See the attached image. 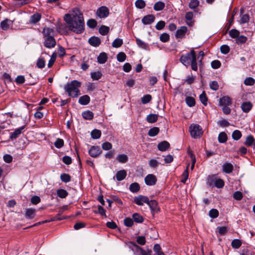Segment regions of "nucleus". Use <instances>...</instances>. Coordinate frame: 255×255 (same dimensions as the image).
<instances>
[{
    "instance_id": "obj_40",
    "label": "nucleus",
    "mask_w": 255,
    "mask_h": 255,
    "mask_svg": "<svg viewBox=\"0 0 255 255\" xmlns=\"http://www.w3.org/2000/svg\"><path fill=\"white\" fill-rule=\"evenodd\" d=\"M110 28L108 26L105 25H102L101 27L99 28V33L103 35H106L109 31Z\"/></svg>"
},
{
    "instance_id": "obj_51",
    "label": "nucleus",
    "mask_w": 255,
    "mask_h": 255,
    "mask_svg": "<svg viewBox=\"0 0 255 255\" xmlns=\"http://www.w3.org/2000/svg\"><path fill=\"white\" fill-rule=\"evenodd\" d=\"M60 178L61 180L65 183H67L71 180L70 176L66 173L62 174L60 176Z\"/></svg>"
},
{
    "instance_id": "obj_44",
    "label": "nucleus",
    "mask_w": 255,
    "mask_h": 255,
    "mask_svg": "<svg viewBox=\"0 0 255 255\" xmlns=\"http://www.w3.org/2000/svg\"><path fill=\"white\" fill-rule=\"evenodd\" d=\"M214 184L215 186L218 188H222L224 186V181L220 178H215Z\"/></svg>"
},
{
    "instance_id": "obj_16",
    "label": "nucleus",
    "mask_w": 255,
    "mask_h": 255,
    "mask_svg": "<svg viewBox=\"0 0 255 255\" xmlns=\"http://www.w3.org/2000/svg\"><path fill=\"white\" fill-rule=\"evenodd\" d=\"M232 103L231 99L228 96H224L219 100V105L222 106H229Z\"/></svg>"
},
{
    "instance_id": "obj_6",
    "label": "nucleus",
    "mask_w": 255,
    "mask_h": 255,
    "mask_svg": "<svg viewBox=\"0 0 255 255\" xmlns=\"http://www.w3.org/2000/svg\"><path fill=\"white\" fill-rule=\"evenodd\" d=\"M97 14L100 18H105L109 15V10L106 6H102L98 9Z\"/></svg>"
},
{
    "instance_id": "obj_33",
    "label": "nucleus",
    "mask_w": 255,
    "mask_h": 255,
    "mask_svg": "<svg viewBox=\"0 0 255 255\" xmlns=\"http://www.w3.org/2000/svg\"><path fill=\"white\" fill-rule=\"evenodd\" d=\"M199 99L201 102L205 106L207 105L208 98L205 91H203L202 93L200 95Z\"/></svg>"
},
{
    "instance_id": "obj_64",
    "label": "nucleus",
    "mask_w": 255,
    "mask_h": 255,
    "mask_svg": "<svg viewBox=\"0 0 255 255\" xmlns=\"http://www.w3.org/2000/svg\"><path fill=\"white\" fill-rule=\"evenodd\" d=\"M102 147L105 150H108L112 148V144L110 142L106 141L102 144Z\"/></svg>"
},
{
    "instance_id": "obj_24",
    "label": "nucleus",
    "mask_w": 255,
    "mask_h": 255,
    "mask_svg": "<svg viewBox=\"0 0 255 255\" xmlns=\"http://www.w3.org/2000/svg\"><path fill=\"white\" fill-rule=\"evenodd\" d=\"M127 176V172L125 170H121L117 172L116 174V178L118 181L124 180Z\"/></svg>"
},
{
    "instance_id": "obj_55",
    "label": "nucleus",
    "mask_w": 255,
    "mask_h": 255,
    "mask_svg": "<svg viewBox=\"0 0 255 255\" xmlns=\"http://www.w3.org/2000/svg\"><path fill=\"white\" fill-rule=\"evenodd\" d=\"M160 40L163 42H166L169 40V35L166 33H163L160 35Z\"/></svg>"
},
{
    "instance_id": "obj_21",
    "label": "nucleus",
    "mask_w": 255,
    "mask_h": 255,
    "mask_svg": "<svg viewBox=\"0 0 255 255\" xmlns=\"http://www.w3.org/2000/svg\"><path fill=\"white\" fill-rule=\"evenodd\" d=\"M170 146V144L166 141H163L158 144V149L162 151H165Z\"/></svg>"
},
{
    "instance_id": "obj_52",
    "label": "nucleus",
    "mask_w": 255,
    "mask_h": 255,
    "mask_svg": "<svg viewBox=\"0 0 255 255\" xmlns=\"http://www.w3.org/2000/svg\"><path fill=\"white\" fill-rule=\"evenodd\" d=\"M135 6L138 8H143L145 6V3L143 0H137L135 2Z\"/></svg>"
},
{
    "instance_id": "obj_47",
    "label": "nucleus",
    "mask_w": 255,
    "mask_h": 255,
    "mask_svg": "<svg viewBox=\"0 0 255 255\" xmlns=\"http://www.w3.org/2000/svg\"><path fill=\"white\" fill-rule=\"evenodd\" d=\"M255 83V80L252 77H247L244 80V84L247 86H253Z\"/></svg>"
},
{
    "instance_id": "obj_26",
    "label": "nucleus",
    "mask_w": 255,
    "mask_h": 255,
    "mask_svg": "<svg viewBox=\"0 0 255 255\" xmlns=\"http://www.w3.org/2000/svg\"><path fill=\"white\" fill-rule=\"evenodd\" d=\"M108 57L107 55L105 52H102L100 54L99 56L98 57V62L100 64H104L107 61Z\"/></svg>"
},
{
    "instance_id": "obj_2",
    "label": "nucleus",
    "mask_w": 255,
    "mask_h": 255,
    "mask_svg": "<svg viewBox=\"0 0 255 255\" xmlns=\"http://www.w3.org/2000/svg\"><path fill=\"white\" fill-rule=\"evenodd\" d=\"M81 86V83L75 80L65 85L64 87V89L68 93L69 96L76 98L80 94L79 88Z\"/></svg>"
},
{
    "instance_id": "obj_34",
    "label": "nucleus",
    "mask_w": 255,
    "mask_h": 255,
    "mask_svg": "<svg viewBox=\"0 0 255 255\" xmlns=\"http://www.w3.org/2000/svg\"><path fill=\"white\" fill-rule=\"evenodd\" d=\"M186 104L190 107H192L195 105V99L192 97H187L185 99Z\"/></svg>"
},
{
    "instance_id": "obj_11",
    "label": "nucleus",
    "mask_w": 255,
    "mask_h": 255,
    "mask_svg": "<svg viewBox=\"0 0 255 255\" xmlns=\"http://www.w3.org/2000/svg\"><path fill=\"white\" fill-rule=\"evenodd\" d=\"M102 153L99 146H93L89 150V153L91 156L93 157H96L100 155Z\"/></svg>"
},
{
    "instance_id": "obj_18",
    "label": "nucleus",
    "mask_w": 255,
    "mask_h": 255,
    "mask_svg": "<svg viewBox=\"0 0 255 255\" xmlns=\"http://www.w3.org/2000/svg\"><path fill=\"white\" fill-rule=\"evenodd\" d=\"M36 210L34 209L28 208L26 210L25 217L26 219H33L35 215Z\"/></svg>"
},
{
    "instance_id": "obj_31",
    "label": "nucleus",
    "mask_w": 255,
    "mask_h": 255,
    "mask_svg": "<svg viewBox=\"0 0 255 255\" xmlns=\"http://www.w3.org/2000/svg\"><path fill=\"white\" fill-rule=\"evenodd\" d=\"M129 188L131 192L137 193L139 190L140 187L137 183L134 182L130 185Z\"/></svg>"
},
{
    "instance_id": "obj_3",
    "label": "nucleus",
    "mask_w": 255,
    "mask_h": 255,
    "mask_svg": "<svg viewBox=\"0 0 255 255\" xmlns=\"http://www.w3.org/2000/svg\"><path fill=\"white\" fill-rule=\"evenodd\" d=\"M189 131L191 136L194 138H199L203 134L202 128L198 124H191L189 127Z\"/></svg>"
},
{
    "instance_id": "obj_1",
    "label": "nucleus",
    "mask_w": 255,
    "mask_h": 255,
    "mask_svg": "<svg viewBox=\"0 0 255 255\" xmlns=\"http://www.w3.org/2000/svg\"><path fill=\"white\" fill-rule=\"evenodd\" d=\"M69 30L80 34L84 30V21L83 14L77 8L72 14H66L64 17Z\"/></svg>"
},
{
    "instance_id": "obj_12",
    "label": "nucleus",
    "mask_w": 255,
    "mask_h": 255,
    "mask_svg": "<svg viewBox=\"0 0 255 255\" xmlns=\"http://www.w3.org/2000/svg\"><path fill=\"white\" fill-rule=\"evenodd\" d=\"M41 18V14L40 13L37 12L35 13L30 16L28 23L30 24H35L40 21Z\"/></svg>"
},
{
    "instance_id": "obj_32",
    "label": "nucleus",
    "mask_w": 255,
    "mask_h": 255,
    "mask_svg": "<svg viewBox=\"0 0 255 255\" xmlns=\"http://www.w3.org/2000/svg\"><path fill=\"white\" fill-rule=\"evenodd\" d=\"M159 132V128L158 127H153L150 128L148 132L149 136L153 137L156 135Z\"/></svg>"
},
{
    "instance_id": "obj_10",
    "label": "nucleus",
    "mask_w": 255,
    "mask_h": 255,
    "mask_svg": "<svg viewBox=\"0 0 255 255\" xmlns=\"http://www.w3.org/2000/svg\"><path fill=\"white\" fill-rule=\"evenodd\" d=\"M147 205L149 206L153 215L159 211L158 203L155 200H149Z\"/></svg>"
},
{
    "instance_id": "obj_15",
    "label": "nucleus",
    "mask_w": 255,
    "mask_h": 255,
    "mask_svg": "<svg viewBox=\"0 0 255 255\" xmlns=\"http://www.w3.org/2000/svg\"><path fill=\"white\" fill-rule=\"evenodd\" d=\"M155 20V16L152 14H148L144 16L141 21L144 24H149L152 23Z\"/></svg>"
},
{
    "instance_id": "obj_35",
    "label": "nucleus",
    "mask_w": 255,
    "mask_h": 255,
    "mask_svg": "<svg viewBox=\"0 0 255 255\" xmlns=\"http://www.w3.org/2000/svg\"><path fill=\"white\" fill-rule=\"evenodd\" d=\"M193 17V13L191 11H189L187 12L185 14V19L188 21L187 22V24L189 26H192V23L191 22V20Z\"/></svg>"
},
{
    "instance_id": "obj_54",
    "label": "nucleus",
    "mask_w": 255,
    "mask_h": 255,
    "mask_svg": "<svg viewBox=\"0 0 255 255\" xmlns=\"http://www.w3.org/2000/svg\"><path fill=\"white\" fill-rule=\"evenodd\" d=\"M247 40V38L243 35L239 36L236 39V43L238 44L244 43Z\"/></svg>"
},
{
    "instance_id": "obj_28",
    "label": "nucleus",
    "mask_w": 255,
    "mask_h": 255,
    "mask_svg": "<svg viewBox=\"0 0 255 255\" xmlns=\"http://www.w3.org/2000/svg\"><path fill=\"white\" fill-rule=\"evenodd\" d=\"M82 116L85 120H91L94 117L93 113L90 111H84L82 113Z\"/></svg>"
},
{
    "instance_id": "obj_45",
    "label": "nucleus",
    "mask_w": 255,
    "mask_h": 255,
    "mask_svg": "<svg viewBox=\"0 0 255 255\" xmlns=\"http://www.w3.org/2000/svg\"><path fill=\"white\" fill-rule=\"evenodd\" d=\"M94 213L99 214L102 216L106 217V210L100 205L98 206V210L94 211Z\"/></svg>"
},
{
    "instance_id": "obj_4",
    "label": "nucleus",
    "mask_w": 255,
    "mask_h": 255,
    "mask_svg": "<svg viewBox=\"0 0 255 255\" xmlns=\"http://www.w3.org/2000/svg\"><path fill=\"white\" fill-rule=\"evenodd\" d=\"M196 52L192 49L190 53H188L184 55H182L180 58V62L186 66H188L190 64L194 57H195Z\"/></svg>"
},
{
    "instance_id": "obj_42",
    "label": "nucleus",
    "mask_w": 255,
    "mask_h": 255,
    "mask_svg": "<svg viewBox=\"0 0 255 255\" xmlns=\"http://www.w3.org/2000/svg\"><path fill=\"white\" fill-rule=\"evenodd\" d=\"M132 218L136 223H141L143 221L142 217L138 213H134L132 215Z\"/></svg>"
},
{
    "instance_id": "obj_20",
    "label": "nucleus",
    "mask_w": 255,
    "mask_h": 255,
    "mask_svg": "<svg viewBox=\"0 0 255 255\" xmlns=\"http://www.w3.org/2000/svg\"><path fill=\"white\" fill-rule=\"evenodd\" d=\"M223 171L226 173H231L233 170V165L230 163H226L222 166Z\"/></svg>"
},
{
    "instance_id": "obj_9",
    "label": "nucleus",
    "mask_w": 255,
    "mask_h": 255,
    "mask_svg": "<svg viewBox=\"0 0 255 255\" xmlns=\"http://www.w3.org/2000/svg\"><path fill=\"white\" fill-rule=\"evenodd\" d=\"M144 181L146 185L152 186L155 184L157 181V178L153 174H148L144 178Z\"/></svg>"
},
{
    "instance_id": "obj_25",
    "label": "nucleus",
    "mask_w": 255,
    "mask_h": 255,
    "mask_svg": "<svg viewBox=\"0 0 255 255\" xmlns=\"http://www.w3.org/2000/svg\"><path fill=\"white\" fill-rule=\"evenodd\" d=\"M90 98L88 95H84L80 97L79 99V103L82 105H86L89 103Z\"/></svg>"
},
{
    "instance_id": "obj_49",
    "label": "nucleus",
    "mask_w": 255,
    "mask_h": 255,
    "mask_svg": "<svg viewBox=\"0 0 255 255\" xmlns=\"http://www.w3.org/2000/svg\"><path fill=\"white\" fill-rule=\"evenodd\" d=\"M229 34L232 38H235L239 36L240 32L237 29H233L229 31Z\"/></svg>"
},
{
    "instance_id": "obj_14",
    "label": "nucleus",
    "mask_w": 255,
    "mask_h": 255,
    "mask_svg": "<svg viewBox=\"0 0 255 255\" xmlns=\"http://www.w3.org/2000/svg\"><path fill=\"white\" fill-rule=\"evenodd\" d=\"M42 33L44 38H46L53 37L55 32L53 28L44 27L43 29Z\"/></svg>"
},
{
    "instance_id": "obj_36",
    "label": "nucleus",
    "mask_w": 255,
    "mask_h": 255,
    "mask_svg": "<svg viewBox=\"0 0 255 255\" xmlns=\"http://www.w3.org/2000/svg\"><path fill=\"white\" fill-rule=\"evenodd\" d=\"M117 160L120 163H126L128 160V157L124 154H119L117 157Z\"/></svg>"
},
{
    "instance_id": "obj_7",
    "label": "nucleus",
    "mask_w": 255,
    "mask_h": 255,
    "mask_svg": "<svg viewBox=\"0 0 255 255\" xmlns=\"http://www.w3.org/2000/svg\"><path fill=\"white\" fill-rule=\"evenodd\" d=\"M56 40L54 37L44 38V46L48 48H52L55 46Z\"/></svg>"
},
{
    "instance_id": "obj_61",
    "label": "nucleus",
    "mask_w": 255,
    "mask_h": 255,
    "mask_svg": "<svg viewBox=\"0 0 255 255\" xmlns=\"http://www.w3.org/2000/svg\"><path fill=\"white\" fill-rule=\"evenodd\" d=\"M151 100V96L150 95H144L141 98V102L143 104H146L149 103Z\"/></svg>"
},
{
    "instance_id": "obj_22",
    "label": "nucleus",
    "mask_w": 255,
    "mask_h": 255,
    "mask_svg": "<svg viewBox=\"0 0 255 255\" xmlns=\"http://www.w3.org/2000/svg\"><path fill=\"white\" fill-rule=\"evenodd\" d=\"M11 21L8 19H5L0 22V27L3 30H7L11 24Z\"/></svg>"
},
{
    "instance_id": "obj_53",
    "label": "nucleus",
    "mask_w": 255,
    "mask_h": 255,
    "mask_svg": "<svg viewBox=\"0 0 255 255\" xmlns=\"http://www.w3.org/2000/svg\"><path fill=\"white\" fill-rule=\"evenodd\" d=\"M210 217L212 218H216L219 216V212L217 209H212L209 213Z\"/></svg>"
},
{
    "instance_id": "obj_62",
    "label": "nucleus",
    "mask_w": 255,
    "mask_h": 255,
    "mask_svg": "<svg viewBox=\"0 0 255 255\" xmlns=\"http://www.w3.org/2000/svg\"><path fill=\"white\" fill-rule=\"evenodd\" d=\"M218 124L220 127H226L230 125V123L225 119H222L218 122Z\"/></svg>"
},
{
    "instance_id": "obj_8",
    "label": "nucleus",
    "mask_w": 255,
    "mask_h": 255,
    "mask_svg": "<svg viewBox=\"0 0 255 255\" xmlns=\"http://www.w3.org/2000/svg\"><path fill=\"white\" fill-rule=\"evenodd\" d=\"M24 128L25 126H24L16 128L13 132L10 133L9 138L11 140H14L17 138L23 132Z\"/></svg>"
},
{
    "instance_id": "obj_17",
    "label": "nucleus",
    "mask_w": 255,
    "mask_h": 255,
    "mask_svg": "<svg viewBox=\"0 0 255 255\" xmlns=\"http://www.w3.org/2000/svg\"><path fill=\"white\" fill-rule=\"evenodd\" d=\"M88 41L91 45L94 47L98 46L101 42L100 39L95 36H93L89 38Z\"/></svg>"
},
{
    "instance_id": "obj_48",
    "label": "nucleus",
    "mask_w": 255,
    "mask_h": 255,
    "mask_svg": "<svg viewBox=\"0 0 255 255\" xmlns=\"http://www.w3.org/2000/svg\"><path fill=\"white\" fill-rule=\"evenodd\" d=\"M45 61L44 58H39L37 62L36 66L39 68H43L45 67Z\"/></svg>"
},
{
    "instance_id": "obj_41",
    "label": "nucleus",
    "mask_w": 255,
    "mask_h": 255,
    "mask_svg": "<svg viewBox=\"0 0 255 255\" xmlns=\"http://www.w3.org/2000/svg\"><path fill=\"white\" fill-rule=\"evenodd\" d=\"M242 137V133L239 130H235L232 133V137L234 140H238Z\"/></svg>"
},
{
    "instance_id": "obj_29",
    "label": "nucleus",
    "mask_w": 255,
    "mask_h": 255,
    "mask_svg": "<svg viewBox=\"0 0 255 255\" xmlns=\"http://www.w3.org/2000/svg\"><path fill=\"white\" fill-rule=\"evenodd\" d=\"M228 139L227 135L225 132H221L219 133L218 140L220 143H225Z\"/></svg>"
},
{
    "instance_id": "obj_57",
    "label": "nucleus",
    "mask_w": 255,
    "mask_h": 255,
    "mask_svg": "<svg viewBox=\"0 0 255 255\" xmlns=\"http://www.w3.org/2000/svg\"><path fill=\"white\" fill-rule=\"evenodd\" d=\"M230 47L227 45H223L220 47L221 52L224 54H228L230 51Z\"/></svg>"
},
{
    "instance_id": "obj_13",
    "label": "nucleus",
    "mask_w": 255,
    "mask_h": 255,
    "mask_svg": "<svg viewBox=\"0 0 255 255\" xmlns=\"http://www.w3.org/2000/svg\"><path fill=\"white\" fill-rule=\"evenodd\" d=\"M187 31L186 26H181L178 29L176 32V37L177 38H182L184 37L185 33Z\"/></svg>"
},
{
    "instance_id": "obj_38",
    "label": "nucleus",
    "mask_w": 255,
    "mask_h": 255,
    "mask_svg": "<svg viewBox=\"0 0 255 255\" xmlns=\"http://www.w3.org/2000/svg\"><path fill=\"white\" fill-rule=\"evenodd\" d=\"M101 136V131L98 129H94L91 132V136L94 139H98Z\"/></svg>"
},
{
    "instance_id": "obj_60",
    "label": "nucleus",
    "mask_w": 255,
    "mask_h": 255,
    "mask_svg": "<svg viewBox=\"0 0 255 255\" xmlns=\"http://www.w3.org/2000/svg\"><path fill=\"white\" fill-rule=\"evenodd\" d=\"M87 24L89 27L93 28L97 26V23L95 19H90L88 20Z\"/></svg>"
},
{
    "instance_id": "obj_50",
    "label": "nucleus",
    "mask_w": 255,
    "mask_h": 255,
    "mask_svg": "<svg viewBox=\"0 0 255 255\" xmlns=\"http://www.w3.org/2000/svg\"><path fill=\"white\" fill-rule=\"evenodd\" d=\"M199 5L198 0H191L189 4V6L191 9H194L197 7Z\"/></svg>"
},
{
    "instance_id": "obj_56",
    "label": "nucleus",
    "mask_w": 255,
    "mask_h": 255,
    "mask_svg": "<svg viewBox=\"0 0 255 255\" xmlns=\"http://www.w3.org/2000/svg\"><path fill=\"white\" fill-rule=\"evenodd\" d=\"M54 145L57 148H60L64 145V140L58 138L54 142Z\"/></svg>"
},
{
    "instance_id": "obj_19",
    "label": "nucleus",
    "mask_w": 255,
    "mask_h": 255,
    "mask_svg": "<svg viewBox=\"0 0 255 255\" xmlns=\"http://www.w3.org/2000/svg\"><path fill=\"white\" fill-rule=\"evenodd\" d=\"M253 105L250 102L243 103L241 105V108L245 113L249 112L252 108Z\"/></svg>"
},
{
    "instance_id": "obj_39",
    "label": "nucleus",
    "mask_w": 255,
    "mask_h": 255,
    "mask_svg": "<svg viewBox=\"0 0 255 255\" xmlns=\"http://www.w3.org/2000/svg\"><path fill=\"white\" fill-rule=\"evenodd\" d=\"M57 194L61 198H66L68 195V193L65 190L62 189H58L57 191Z\"/></svg>"
},
{
    "instance_id": "obj_23",
    "label": "nucleus",
    "mask_w": 255,
    "mask_h": 255,
    "mask_svg": "<svg viewBox=\"0 0 255 255\" xmlns=\"http://www.w3.org/2000/svg\"><path fill=\"white\" fill-rule=\"evenodd\" d=\"M255 139L253 135H249L247 136L244 144L247 146H253Z\"/></svg>"
},
{
    "instance_id": "obj_30",
    "label": "nucleus",
    "mask_w": 255,
    "mask_h": 255,
    "mask_svg": "<svg viewBox=\"0 0 255 255\" xmlns=\"http://www.w3.org/2000/svg\"><path fill=\"white\" fill-rule=\"evenodd\" d=\"M164 7L165 3L162 1H159L154 4L153 9L156 11H160L163 9Z\"/></svg>"
},
{
    "instance_id": "obj_37",
    "label": "nucleus",
    "mask_w": 255,
    "mask_h": 255,
    "mask_svg": "<svg viewBox=\"0 0 255 255\" xmlns=\"http://www.w3.org/2000/svg\"><path fill=\"white\" fill-rule=\"evenodd\" d=\"M123 44V41L122 39L117 38L112 43V46L115 48H119Z\"/></svg>"
},
{
    "instance_id": "obj_58",
    "label": "nucleus",
    "mask_w": 255,
    "mask_h": 255,
    "mask_svg": "<svg viewBox=\"0 0 255 255\" xmlns=\"http://www.w3.org/2000/svg\"><path fill=\"white\" fill-rule=\"evenodd\" d=\"M191 68L194 71H197L198 69V66H197V57L196 56L195 57H194L192 61L190 63Z\"/></svg>"
},
{
    "instance_id": "obj_59",
    "label": "nucleus",
    "mask_w": 255,
    "mask_h": 255,
    "mask_svg": "<svg viewBox=\"0 0 255 255\" xmlns=\"http://www.w3.org/2000/svg\"><path fill=\"white\" fill-rule=\"evenodd\" d=\"M117 57L118 61L122 62L126 60V55L124 52H120L118 54Z\"/></svg>"
},
{
    "instance_id": "obj_43",
    "label": "nucleus",
    "mask_w": 255,
    "mask_h": 255,
    "mask_svg": "<svg viewBox=\"0 0 255 255\" xmlns=\"http://www.w3.org/2000/svg\"><path fill=\"white\" fill-rule=\"evenodd\" d=\"M91 76L93 80H98L102 77V74L101 72L97 71L92 72L91 74Z\"/></svg>"
},
{
    "instance_id": "obj_46",
    "label": "nucleus",
    "mask_w": 255,
    "mask_h": 255,
    "mask_svg": "<svg viewBox=\"0 0 255 255\" xmlns=\"http://www.w3.org/2000/svg\"><path fill=\"white\" fill-rule=\"evenodd\" d=\"M242 245V242L238 239L234 240L231 243L232 247L234 249H239Z\"/></svg>"
},
{
    "instance_id": "obj_63",
    "label": "nucleus",
    "mask_w": 255,
    "mask_h": 255,
    "mask_svg": "<svg viewBox=\"0 0 255 255\" xmlns=\"http://www.w3.org/2000/svg\"><path fill=\"white\" fill-rule=\"evenodd\" d=\"M209 86L210 88L214 91H217L219 88L218 83L216 81L211 82L209 84Z\"/></svg>"
},
{
    "instance_id": "obj_27",
    "label": "nucleus",
    "mask_w": 255,
    "mask_h": 255,
    "mask_svg": "<svg viewBox=\"0 0 255 255\" xmlns=\"http://www.w3.org/2000/svg\"><path fill=\"white\" fill-rule=\"evenodd\" d=\"M158 120V115L151 114L146 117V120L149 123H153Z\"/></svg>"
},
{
    "instance_id": "obj_5",
    "label": "nucleus",
    "mask_w": 255,
    "mask_h": 255,
    "mask_svg": "<svg viewBox=\"0 0 255 255\" xmlns=\"http://www.w3.org/2000/svg\"><path fill=\"white\" fill-rule=\"evenodd\" d=\"M148 201L149 199L147 197L141 195H139L134 198V202L139 206L143 205L144 203L147 204Z\"/></svg>"
}]
</instances>
